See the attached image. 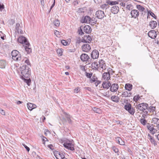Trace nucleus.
I'll use <instances>...</instances> for the list:
<instances>
[{
	"instance_id": "6e6d98bb",
	"label": "nucleus",
	"mask_w": 159,
	"mask_h": 159,
	"mask_svg": "<svg viewBox=\"0 0 159 159\" xmlns=\"http://www.w3.org/2000/svg\"><path fill=\"white\" fill-rule=\"evenodd\" d=\"M47 147L52 150L54 149V147L52 144L48 145Z\"/></svg>"
},
{
	"instance_id": "338daca9",
	"label": "nucleus",
	"mask_w": 159,
	"mask_h": 159,
	"mask_svg": "<svg viewBox=\"0 0 159 159\" xmlns=\"http://www.w3.org/2000/svg\"><path fill=\"white\" fill-rule=\"evenodd\" d=\"M45 134L46 135H47L48 133L50 134V131L48 130H45Z\"/></svg>"
},
{
	"instance_id": "69168bd1",
	"label": "nucleus",
	"mask_w": 159,
	"mask_h": 159,
	"mask_svg": "<svg viewBox=\"0 0 159 159\" xmlns=\"http://www.w3.org/2000/svg\"><path fill=\"white\" fill-rule=\"evenodd\" d=\"M41 5L43 6H44V0H41Z\"/></svg>"
},
{
	"instance_id": "72a5a7b5",
	"label": "nucleus",
	"mask_w": 159,
	"mask_h": 159,
	"mask_svg": "<svg viewBox=\"0 0 159 159\" xmlns=\"http://www.w3.org/2000/svg\"><path fill=\"white\" fill-rule=\"evenodd\" d=\"M26 83L28 86H30L31 83V80L29 78V79L26 78H21Z\"/></svg>"
},
{
	"instance_id": "e2e57ef3",
	"label": "nucleus",
	"mask_w": 159,
	"mask_h": 159,
	"mask_svg": "<svg viewBox=\"0 0 159 159\" xmlns=\"http://www.w3.org/2000/svg\"><path fill=\"white\" fill-rule=\"evenodd\" d=\"M23 145L24 146L25 148H26V150L28 152H29L30 151V148L28 147L25 144H23Z\"/></svg>"
},
{
	"instance_id": "37998d69",
	"label": "nucleus",
	"mask_w": 159,
	"mask_h": 159,
	"mask_svg": "<svg viewBox=\"0 0 159 159\" xmlns=\"http://www.w3.org/2000/svg\"><path fill=\"white\" fill-rule=\"evenodd\" d=\"M92 74H93L92 73H88L86 72H85V75L86 76L87 78H90L91 77V76L92 75Z\"/></svg>"
},
{
	"instance_id": "8fccbe9b",
	"label": "nucleus",
	"mask_w": 159,
	"mask_h": 159,
	"mask_svg": "<svg viewBox=\"0 0 159 159\" xmlns=\"http://www.w3.org/2000/svg\"><path fill=\"white\" fill-rule=\"evenodd\" d=\"M61 43L63 45L65 46L67 45L68 44V42L64 40H62L61 41Z\"/></svg>"
},
{
	"instance_id": "a19ab883",
	"label": "nucleus",
	"mask_w": 159,
	"mask_h": 159,
	"mask_svg": "<svg viewBox=\"0 0 159 159\" xmlns=\"http://www.w3.org/2000/svg\"><path fill=\"white\" fill-rule=\"evenodd\" d=\"M148 111H150L151 112L152 111L153 112L155 110V107H154L150 106L149 107H148V108L147 109Z\"/></svg>"
},
{
	"instance_id": "7c9ffc66",
	"label": "nucleus",
	"mask_w": 159,
	"mask_h": 159,
	"mask_svg": "<svg viewBox=\"0 0 159 159\" xmlns=\"http://www.w3.org/2000/svg\"><path fill=\"white\" fill-rule=\"evenodd\" d=\"M107 3L109 5H113L119 4V2L116 1H111L110 0H107Z\"/></svg>"
},
{
	"instance_id": "20e7f679",
	"label": "nucleus",
	"mask_w": 159,
	"mask_h": 159,
	"mask_svg": "<svg viewBox=\"0 0 159 159\" xmlns=\"http://www.w3.org/2000/svg\"><path fill=\"white\" fill-rule=\"evenodd\" d=\"M124 108L132 115H134L135 112L134 108L133 107H132L131 104L129 103H127L124 106Z\"/></svg>"
},
{
	"instance_id": "1a4fd4ad",
	"label": "nucleus",
	"mask_w": 159,
	"mask_h": 159,
	"mask_svg": "<svg viewBox=\"0 0 159 159\" xmlns=\"http://www.w3.org/2000/svg\"><path fill=\"white\" fill-rule=\"evenodd\" d=\"M119 88L118 85L116 83H114L111 85L110 90L111 92H115L117 91Z\"/></svg>"
},
{
	"instance_id": "7ed1b4c3",
	"label": "nucleus",
	"mask_w": 159,
	"mask_h": 159,
	"mask_svg": "<svg viewBox=\"0 0 159 159\" xmlns=\"http://www.w3.org/2000/svg\"><path fill=\"white\" fill-rule=\"evenodd\" d=\"M12 59L16 61H20L21 59V56L19 52L16 50H13L11 52Z\"/></svg>"
},
{
	"instance_id": "774afa93",
	"label": "nucleus",
	"mask_w": 159,
	"mask_h": 159,
	"mask_svg": "<svg viewBox=\"0 0 159 159\" xmlns=\"http://www.w3.org/2000/svg\"><path fill=\"white\" fill-rule=\"evenodd\" d=\"M124 2H121L120 3V5L121 6L125 7V3Z\"/></svg>"
},
{
	"instance_id": "5fc2aeb1",
	"label": "nucleus",
	"mask_w": 159,
	"mask_h": 159,
	"mask_svg": "<svg viewBox=\"0 0 159 159\" xmlns=\"http://www.w3.org/2000/svg\"><path fill=\"white\" fill-rule=\"evenodd\" d=\"M157 130L155 129V128H154V127L153 128V129H152V130L150 132L152 134H154L156 133L157 131Z\"/></svg>"
},
{
	"instance_id": "79ce46f5",
	"label": "nucleus",
	"mask_w": 159,
	"mask_h": 159,
	"mask_svg": "<svg viewBox=\"0 0 159 159\" xmlns=\"http://www.w3.org/2000/svg\"><path fill=\"white\" fill-rule=\"evenodd\" d=\"M109 7L108 5L107 4H104L102 5L101 7L103 9H107Z\"/></svg>"
},
{
	"instance_id": "412c9836",
	"label": "nucleus",
	"mask_w": 159,
	"mask_h": 159,
	"mask_svg": "<svg viewBox=\"0 0 159 159\" xmlns=\"http://www.w3.org/2000/svg\"><path fill=\"white\" fill-rule=\"evenodd\" d=\"M91 28L89 25H86L84 27V31L86 33L89 34L91 32Z\"/></svg>"
},
{
	"instance_id": "5701e85b",
	"label": "nucleus",
	"mask_w": 159,
	"mask_h": 159,
	"mask_svg": "<svg viewBox=\"0 0 159 159\" xmlns=\"http://www.w3.org/2000/svg\"><path fill=\"white\" fill-rule=\"evenodd\" d=\"M91 68L94 70L98 69L99 68L98 62H94L92 63L91 64Z\"/></svg>"
},
{
	"instance_id": "f3484780",
	"label": "nucleus",
	"mask_w": 159,
	"mask_h": 159,
	"mask_svg": "<svg viewBox=\"0 0 159 159\" xmlns=\"http://www.w3.org/2000/svg\"><path fill=\"white\" fill-rule=\"evenodd\" d=\"M119 7L118 6L116 5L114 6L111 8V12L114 14H116L119 11Z\"/></svg>"
},
{
	"instance_id": "9d476101",
	"label": "nucleus",
	"mask_w": 159,
	"mask_h": 159,
	"mask_svg": "<svg viewBox=\"0 0 159 159\" xmlns=\"http://www.w3.org/2000/svg\"><path fill=\"white\" fill-rule=\"evenodd\" d=\"M80 59L83 61H89L90 59L88 55L86 54L83 53L82 54L80 57Z\"/></svg>"
},
{
	"instance_id": "ea45409f",
	"label": "nucleus",
	"mask_w": 159,
	"mask_h": 159,
	"mask_svg": "<svg viewBox=\"0 0 159 159\" xmlns=\"http://www.w3.org/2000/svg\"><path fill=\"white\" fill-rule=\"evenodd\" d=\"M27 106L28 109L30 110H32L33 104L31 103H29L27 104Z\"/></svg>"
},
{
	"instance_id": "680f3d73",
	"label": "nucleus",
	"mask_w": 159,
	"mask_h": 159,
	"mask_svg": "<svg viewBox=\"0 0 159 159\" xmlns=\"http://www.w3.org/2000/svg\"><path fill=\"white\" fill-rule=\"evenodd\" d=\"M4 5L3 4H1L0 3V11H2V9H4Z\"/></svg>"
},
{
	"instance_id": "864d4df0",
	"label": "nucleus",
	"mask_w": 159,
	"mask_h": 159,
	"mask_svg": "<svg viewBox=\"0 0 159 159\" xmlns=\"http://www.w3.org/2000/svg\"><path fill=\"white\" fill-rule=\"evenodd\" d=\"M93 111L99 113L100 112V110L98 108H94Z\"/></svg>"
},
{
	"instance_id": "603ef678",
	"label": "nucleus",
	"mask_w": 159,
	"mask_h": 159,
	"mask_svg": "<svg viewBox=\"0 0 159 159\" xmlns=\"http://www.w3.org/2000/svg\"><path fill=\"white\" fill-rule=\"evenodd\" d=\"M112 149L115 152L117 153L119 152V150L117 148H116L115 146H113L112 147Z\"/></svg>"
},
{
	"instance_id": "c85d7f7f",
	"label": "nucleus",
	"mask_w": 159,
	"mask_h": 159,
	"mask_svg": "<svg viewBox=\"0 0 159 159\" xmlns=\"http://www.w3.org/2000/svg\"><path fill=\"white\" fill-rule=\"evenodd\" d=\"M7 63L4 60H0V68H4L6 66Z\"/></svg>"
},
{
	"instance_id": "49530a36",
	"label": "nucleus",
	"mask_w": 159,
	"mask_h": 159,
	"mask_svg": "<svg viewBox=\"0 0 159 159\" xmlns=\"http://www.w3.org/2000/svg\"><path fill=\"white\" fill-rule=\"evenodd\" d=\"M0 38L3 40L5 39V34H4L2 31H0Z\"/></svg>"
},
{
	"instance_id": "09e8293b",
	"label": "nucleus",
	"mask_w": 159,
	"mask_h": 159,
	"mask_svg": "<svg viewBox=\"0 0 159 159\" xmlns=\"http://www.w3.org/2000/svg\"><path fill=\"white\" fill-rule=\"evenodd\" d=\"M97 79V77L93 75L92 76V78L91 79V82L92 83L96 81Z\"/></svg>"
},
{
	"instance_id": "aec40b11",
	"label": "nucleus",
	"mask_w": 159,
	"mask_h": 159,
	"mask_svg": "<svg viewBox=\"0 0 159 159\" xmlns=\"http://www.w3.org/2000/svg\"><path fill=\"white\" fill-rule=\"evenodd\" d=\"M102 78L105 80H108L110 78V75L109 72H104L102 75Z\"/></svg>"
},
{
	"instance_id": "ddd939ff",
	"label": "nucleus",
	"mask_w": 159,
	"mask_h": 159,
	"mask_svg": "<svg viewBox=\"0 0 159 159\" xmlns=\"http://www.w3.org/2000/svg\"><path fill=\"white\" fill-rule=\"evenodd\" d=\"M130 14L132 17L136 18L139 16V13L137 10L134 9L131 11Z\"/></svg>"
},
{
	"instance_id": "c756f323",
	"label": "nucleus",
	"mask_w": 159,
	"mask_h": 159,
	"mask_svg": "<svg viewBox=\"0 0 159 159\" xmlns=\"http://www.w3.org/2000/svg\"><path fill=\"white\" fill-rule=\"evenodd\" d=\"M111 100L116 102H119L120 98L119 97L116 96H112L111 97Z\"/></svg>"
},
{
	"instance_id": "de8ad7c7",
	"label": "nucleus",
	"mask_w": 159,
	"mask_h": 159,
	"mask_svg": "<svg viewBox=\"0 0 159 159\" xmlns=\"http://www.w3.org/2000/svg\"><path fill=\"white\" fill-rule=\"evenodd\" d=\"M148 14L149 13L150 15L155 19H156L157 16H155V14L150 11L148 12Z\"/></svg>"
},
{
	"instance_id": "2f4dec72",
	"label": "nucleus",
	"mask_w": 159,
	"mask_h": 159,
	"mask_svg": "<svg viewBox=\"0 0 159 159\" xmlns=\"http://www.w3.org/2000/svg\"><path fill=\"white\" fill-rule=\"evenodd\" d=\"M132 85L131 84H126L125 86V88L126 90L130 91L132 89Z\"/></svg>"
},
{
	"instance_id": "f8f14e48",
	"label": "nucleus",
	"mask_w": 159,
	"mask_h": 159,
	"mask_svg": "<svg viewBox=\"0 0 159 159\" xmlns=\"http://www.w3.org/2000/svg\"><path fill=\"white\" fill-rule=\"evenodd\" d=\"M148 36L151 38L154 39L156 37L157 34L155 30H152L148 32Z\"/></svg>"
},
{
	"instance_id": "c9c22d12",
	"label": "nucleus",
	"mask_w": 159,
	"mask_h": 159,
	"mask_svg": "<svg viewBox=\"0 0 159 159\" xmlns=\"http://www.w3.org/2000/svg\"><path fill=\"white\" fill-rule=\"evenodd\" d=\"M147 127L148 129L151 132L152 130V129L154 127L153 124H151L149 123L147 124Z\"/></svg>"
},
{
	"instance_id": "a211bd4d",
	"label": "nucleus",
	"mask_w": 159,
	"mask_h": 159,
	"mask_svg": "<svg viewBox=\"0 0 159 159\" xmlns=\"http://www.w3.org/2000/svg\"><path fill=\"white\" fill-rule=\"evenodd\" d=\"M99 68L100 67L103 70L106 69V64L104 61L103 60L101 59L99 60L98 61Z\"/></svg>"
},
{
	"instance_id": "e433bc0d",
	"label": "nucleus",
	"mask_w": 159,
	"mask_h": 159,
	"mask_svg": "<svg viewBox=\"0 0 159 159\" xmlns=\"http://www.w3.org/2000/svg\"><path fill=\"white\" fill-rule=\"evenodd\" d=\"M97 20L94 18L91 19V20L89 23H91L92 25H93L96 23Z\"/></svg>"
},
{
	"instance_id": "4c0bfd02",
	"label": "nucleus",
	"mask_w": 159,
	"mask_h": 159,
	"mask_svg": "<svg viewBox=\"0 0 159 159\" xmlns=\"http://www.w3.org/2000/svg\"><path fill=\"white\" fill-rule=\"evenodd\" d=\"M53 23L54 25L56 27H59L60 25V21L58 19H56L53 21Z\"/></svg>"
},
{
	"instance_id": "2eb2a0df",
	"label": "nucleus",
	"mask_w": 159,
	"mask_h": 159,
	"mask_svg": "<svg viewBox=\"0 0 159 159\" xmlns=\"http://www.w3.org/2000/svg\"><path fill=\"white\" fill-rule=\"evenodd\" d=\"M91 20L90 17L89 16H86L83 17L81 20L80 21L82 23H88L90 22Z\"/></svg>"
},
{
	"instance_id": "f704fd0d",
	"label": "nucleus",
	"mask_w": 159,
	"mask_h": 159,
	"mask_svg": "<svg viewBox=\"0 0 159 159\" xmlns=\"http://www.w3.org/2000/svg\"><path fill=\"white\" fill-rule=\"evenodd\" d=\"M136 8L139 11L142 12L144 11L145 9V8L143 6L139 5H136Z\"/></svg>"
},
{
	"instance_id": "cd10ccee",
	"label": "nucleus",
	"mask_w": 159,
	"mask_h": 159,
	"mask_svg": "<svg viewBox=\"0 0 159 159\" xmlns=\"http://www.w3.org/2000/svg\"><path fill=\"white\" fill-rule=\"evenodd\" d=\"M24 48L28 54L30 53L31 52V49L30 47V44L29 43V45H25Z\"/></svg>"
},
{
	"instance_id": "6ab92c4d",
	"label": "nucleus",
	"mask_w": 159,
	"mask_h": 159,
	"mask_svg": "<svg viewBox=\"0 0 159 159\" xmlns=\"http://www.w3.org/2000/svg\"><path fill=\"white\" fill-rule=\"evenodd\" d=\"M16 31L18 34H23V31L21 30V27L19 23H16Z\"/></svg>"
},
{
	"instance_id": "4468645a",
	"label": "nucleus",
	"mask_w": 159,
	"mask_h": 159,
	"mask_svg": "<svg viewBox=\"0 0 159 159\" xmlns=\"http://www.w3.org/2000/svg\"><path fill=\"white\" fill-rule=\"evenodd\" d=\"M99 52L97 50H93L91 54V57L93 59H96L98 58L99 56Z\"/></svg>"
},
{
	"instance_id": "13d9d810",
	"label": "nucleus",
	"mask_w": 159,
	"mask_h": 159,
	"mask_svg": "<svg viewBox=\"0 0 159 159\" xmlns=\"http://www.w3.org/2000/svg\"><path fill=\"white\" fill-rule=\"evenodd\" d=\"M80 91V89L79 87H77L76 88H75L74 89V92H75L76 93H77L79 92Z\"/></svg>"
},
{
	"instance_id": "a18cd8bd",
	"label": "nucleus",
	"mask_w": 159,
	"mask_h": 159,
	"mask_svg": "<svg viewBox=\"0 0 159 159\" xmlns=\"http://www.w3.org/2000/svg\"><path fill=\"white\" fill-rule=\"evenodd\" d=\"M57 52L59 55L60 56H61L62 55V52L61 49L59 48L57 49Z\"/></svg>"
},
{
	"instance_id": "052dcab7",
	"label": "nucleus",
	"mask_w": 159,
	"mask_h": 159,
	"mask_svg": "<svg viewBox=\"0 0 159 159\" xmlns=\"http://www.w3.org/2000/svg\"><path fill=\"white\" fill-rule=\"evenodd\" d=\"M0 113L2 115H5V112L4 111L1 109H0Z\"/></svg>"
},
{
	"instance_id": "bb28decb",
	"label": "nucleus",
	"mask_w": 159,
	"mask_h": 159,
	"mask_svg": "<svg viewBox=\"0 0 159 159\" xmlns=\"http://www.w3.org/2000/svg\"><path fill=\"white\" fill-rule=\"evenodd\" d=\"M132 95V93L131 92H128L127 91H125L122 93L121 96L122 97H131Z\"/></svg>"
},
{
	"instance_id": "6e6552de",
	"label": "nucleus",
	"mask_w": 159,
	"mask_h": 159,
	"mask_svg": "<svg viewBox=\"0 0 159 159\" xmlns=\"http://www.w3.org/2000/svg\"><path fill=\"white\" fill-rule=\"evenodd\" d=\"M92 40V39L90 36L89 35H84L82 38L81 41L83 43H90Z\"/></svg>"
},
{
	"instance_id": "39448f33",
	"label": "nucleus",
	"mask_w": 159,
	"mask_h": 159,
	"mask_svg": "<svg viewBox=\"0 0 159 159\" xmlns=\"http://www.w3.org/2000/svg\"><path fill=\"white\" fill-rule=\"evenodd\" d=\"M148 107V105L145 103H142L139 104L136 107L137 109H139L140 111H144L145 109H147Z\"/></svg>"
},
{
	"instance_id": "b1692460",
	"label": "nucleus",
	"mask_w": 159,
	"mask_h": 159,
	"mask_svg": "<svg viewBox=\"0 0 159 159\" xmlns=\"http://www.w3.org/2000/svg\"><path fill=\"white\" fill-rule=\"evenodd\" d=\"M116 141L117 143L120 145H124L125 144V143L122 139L120 137H117L115 138Z\"/></svg>"
},
{
	"instance_id": "423d86ee",
	"label": "nucleus",
	"mask_w": 159,
	"mask_h": 159,
	"mask_svg": "<svg viewBox=\"0 0 159 159\" xmlns=\"http://www.w3.org/2000/svg\"><path fill=\"white\" fill-rule=\"evenodd\" d=\"M18 42L21 43H24L25 45H29V43L27 41L26 38L24 36H21L17 39Z\"/></svg>"
},
{
	"instance_id": "0e129e2a",
	"label": "nucleus",
	"mask_w": 159,
	"mask_h": 159,
	"mask_svg": "<svg viewBox=\"0 0 159 159\" xmlns=\"http://www.w3.org/2000/svg\"><path fill=\"white\" fill-rule=\"evenodd\" d=\"M55 4V0H54V2L52 4V5L51 7H50V10L52 9V8L54 7Z\"/></svg>"
},
{
	"instance_id": "393cba45",
	"label": "nucleus",
	"mask_w": 159,
	"mask_h": 159,
	"mask_svg": "<svg viewBox=\"0 0 159 159\" xmlns=\"http://www.w3.org/2000/svg\"><path fill=\"white\" fill-rule=\"evenodd\" d=\"M157 22L154 20L151 21L149 23V26L152 29H154L157 26Z\"/></svg>"
},
{
	"instance_id": "f03ea898",
	"label": "nucleus",
	"mask_w": 159,
	"mask_h": 159,
	"mask_svg": "<svg viewBox=\"0 0 159 159\" xmlns=\"http://www.w3.org/2000/svg\"><path fill=\"white\" fill-rule=\"evenodd\" d=\"M64 146L66 148L72 151L75 150L74 142L72 140L65 139L63 141Z\"/></svg>"
},
{
	"instance_id": "dca6fc26",
	"label": "nucleus",
	"mask_w": 159,
	"mask_h": 159,
	"mask_svg": "<svg viewBox=\"0 0 159 159\" xmlns=\"http://www.w3.org/2000/svg\"><path fill=\"white\" fill-rule=\"evenodd\" d=\"M91 48V47L90 45L88 44H84L82 47V50L84 52H88Z\"/></svg>"
},
{
	"instance_id": "bf43d9fd",
	"label": "nucleus",
	"mask_w": 159,
	"mask_h": 159,
	"mask_svg": "<svg viewBox=\"0 0 159 159\" xmlns=\"http://www.w3.org/2000/svg\"><path fill=\"white\" fill-rule=\"evenodd\" d=\"M54 34L56 35V36H57L58 35H60V33H59V32L57 30H55V31H54Z\"/></svg>"
},
{
	"instance_id": "9b49d317",
	"label": "nucleus",
	"mask_w": 159,
	"mask_h": 159,
	"mask_svg": "<svg viewBox=\"0 0 159 159\" xmlns=\"http://www.w3.org/2000/svg\"><path fill=\"white\" fill-rule=\"evenodd\" d=\"M148 139L150 141L151 143L155 146L157 145V143L155 140L154 138L152 137L149 134H148Z\"/></svg>"
},
{
	"instance_id": "0eeeda50",
	"label": "nucleus",
	"mask_w": 159,
	"mask_h": 159,
	"mask_svg": "<svg viewBox=\"0 0 159 159\" xmlns=\"http://www.w3.org/2000/svg\"><path fill=\"white\" fill-rule=\"evenodd\" d=\"M96 17L98 19H102L106 16L105 15L104 12L102 10H98L96 12Z\"/></svg>"
},
{
	"instance_id": "3c124183",
	"label": "nucleus",
	"mask_w": 159,
	"mask_h": 159,
	"mask_svg": "<svg viewBox=\"0 0 159 159\" xmlns=\"http://www.w3.org/2000/svg\"><path fill=\"white\" fill-rule=\"evenodd\" d=\"M140 98V97L139 96H135L134 97L133 100L134 101L136 102L138 101Z\"/></svg>"
},
{
	"instance_id": "58836bf2",
	"label": "nucleus",
	"mask_w": 159,
	"mask_h": 159,
	"mask_svg": "<svg viewBox=\"0 0 159 159\" xmlns=\"http://www.w3.org/2000/svg\"><path fill=\"white\" fill-rule=\"evenodd\" d=\"M140 121L141 124L143 125H147V121L144 118H141L140 120Z\"/></svg>"
},
{
	"instance_id": "f257e3e1",
	"label": "nucleus",
	"mask_w": 159,
	"mask_h": 159,
	"mask_svg": "<svg viewBox=\"0 0 159 159\" xmlns=\"http://www.w3.org/2000/svg\"><path fill=\"white\" fill-rule=\"evenodd\" d=\"M21 78H28L31 74L30 68L25 65H23L20 68Z\"/></svg>"
},
{
	"instance_id": "473e14b6",
	"label": "nucleus",
	"mask_w": 159,
	"mask_h": 159,
	"mask_svg": "<svg viewBox=\"0 0 159 159\" xmlns=\"http://www.w3.org/2000/svg\"><path fill=\"white\" fill-rule=\"evenodd\" d=\"M152 123L157 125L159 124V119L156 117L153 118L152 119Z\"/></svg>"
},
{
	"instance_id": "c03bdc74",
	"label": "nucleus",
	"mask_w": 159,
	"mask_h": 159,
	"mask_svg": "<svg viewBox=\"0 0 159 159\" xmlns=\"http://www.w3.org/2000/svg\"><path fill=\"white\" fill-rule=\"evenodd\" d=\"M23 60L25 61V63H26L28 65H30V63L29 59L26 58H25Z\"/></svg>"
},
{
	"instance_id": "4d7b16f0",
	"label": "nucleus",
	"mask_w": 159,
	"mask_h": 159,
	"mask_svg": "<svg viewBox=\"0 0 159 159\" xmlns=\"http://www.w3.org/2000/svg\"><path fill=\"white\" fill-rule=\"evenodd\" d=\"M64 114L65 115L67 119L70 118V116L66 112H64Z\"/></svg>"
},
{
	"instance_id": "a878e982",
	"label": "nucleus",
	"mask_w": 159,
	"mask_h": 159,
	"mask_svg": "<svg viewBox=\"0 0 159 159\" xmlns=\"http://www.w3.org/2000/svg\"><path fill=\"white\" fill-rule=\"evenodd\" d=\"M111 83L109 82H103L102 84V85L103 88L108 89L109 87H110Z\"/></svg>"
},
{
	"instance_id": "4be33fe9",
	"label": "nucleus",
	"mask_w": 159,
	"mask_h": 159,
	"mask_svg": "<svg viewBox=\"0 0 159 159\" xmlns=\"http://www.w3.org/2000/svg\"><path fill=\"white\" fill-rule=\"evenodd\" d=\"M55 155L57 159H63L64 157V155L61 153L57 151Z\"/></svg>"
}]
</instances>
